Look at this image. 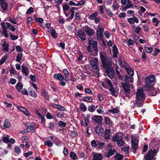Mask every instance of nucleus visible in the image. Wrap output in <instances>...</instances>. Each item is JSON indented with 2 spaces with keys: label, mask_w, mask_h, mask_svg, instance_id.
<instances>
[{
  "label": "nucleus",
  "mask_w": 160,
  "mask_h": 160,
  "mask_svg": "<svg viewBox=\"0 0 160 160\" xmlns=\"http://www.w3.org/2000/svg\"><path fill=\"white\" fill-rule=\"evenodd\" d=\"M44 144L47 146L51 147L52 146L53 144L50 141H46L44 142Z\"/></svg>",
  "instance_id": "nucleus-60"
},
{
  "label": "nucleus",
  "mask_w": 160,
  "mask_h": 160,
  "mask_svg": "<svg viewBox=\"0 0 160 160\" xmlns=\"http://www.w3.org/2000/svg\"><path fill=\"white\" fill-rule=\"evenodd\" d=\"M9 44L6 42H4L2 45V50L8 52V51Z\"/></svg>",
  "instance_id": "nucleus-29"
},
{
  "label": "nucleus",
  "mask_w": 160,
  "mask_h": 160,
  "mask_svg": "<svg viewBox=\"0 0 160 160\" xmlns=\"http://www.w3.org/2000/svg\"><path fill=\"white\" fill-rule=\"evenodd\" d=\"M107 76L111 79H112L114 76L115 72L112 67L107 69L105 70Z\"/></svg>",
  "instance_id": "nucleus-12"
},
{
  "label": "nucleus",
  "mask_w": 160,
  "mask_h": 160,
  "mask_svg": "<svg viewBox=\"0 0 160 160\" xmlns=\"http://www.w3.org/2000/svg\"><path fill=\"white\" fill-rule=\"evenodd\" d=\"M113 55L114 57H117V54L118 53V48L116 46H114L113 47Z\"/></svg>",
  "instance_id": "nucleus-31"
},
{
  "label": "nucleus",
  "mask_w": 160,
  "mask_h": 160,
  "mask_svg": "<svg viewBox=\"0 0 160 160\" xmlns=\"http://www.w3.org/2000/svg\"><path fill=\"white\" fill-rule=\"evenodd\" d=\"M143 27L144 28V31L148 32L149 30V28L148 26L147 25L145 24L143 25Z\"/></svg>",
  "instance_id": "nucleus-64"
},
{
  "label": "nucleus",
  "mask_w": 160,
  "mask_h": 160,
  "mask_svg": "<svg viewBox=\"0 0 160 160\" xmlns=\"http://www.w3.org/2000/svg\"><path fill=\"white\" fill-rule=\"evenodd\" d=\"M138 141L137 138L134 136H132L131 138L132 148L134 151L138 148Z\"/></svg>",
  "instance_id": "nucleus-8"
},
{
  "label": "nucleus",
  "mask_w": 160,
  "mask_h": 160,
  "mask_svg": "<svg viewBox=\"0 0 160 160\" xmlns=\"http://www.w3.org/2000/svg\"><path fill=\"white\" fill-rule=\"evenodd\" d=\"M21 92L22 94L27 95H28V94L27 90L25 88H23L22 89Z\"/></svg>",
  "instance_id": "nucleus-61"
},
{
  "label": "nucleus",
  "mask_w": 160,
  "mask_h": 160,
  "mask_svg": "<svg viewBox=\"0 0 160 160\" xmlns=\"http://www.w3.org/2000/svg\"><path fill=\"white\" fill-rule=\"evenodd\" d=\"M70 156L71 158L73 160L76 159L77 157L76 154L73 152H70Z\"/></svg>",
  "instance_id": "nucleus-51"
},
{
  "label": "nucleus",
  "mask_w": 160,
  "mask_h": 160,
  "mask_svg": "<svg viewBox=\"0 0 160 160\" xmlns=\"http://www.w3.org/2000/svg\"><path fill=\"white\" fill-rule=\"evenodd\" d=\"M22 72L26 76H28L29 73V68L27 67L22 65Z\"/></svg>",
  "instance_id": "nucleus-22"
},
{
  "label": "nucleus",
  "mask_w": 160,
  "mask_h": 160,
  "mask_svg": "<svg viewBox=\"0 0 160 160\" xmlns=\"http://www.w3.org/2000/svg\"><path fill=\"white\" fill-rule=\"evenodd\" d=\"M116 152L115 149H106V151L104 152V155L106 157L109 158L111 156L114 155Z\"/></svg>",
  "instance_id": "nucleus-11"
},
{
  "label": "nucleus",
  "mask_w": 160,
  "mask_h": 160,
  "mask_svg": "<svg viewBox=\"0 0 160 160\" xmlns=\"http://www.w3.org/2000/svg\"><path fill=\"white\" fill-rule=\"evenodd\" d=\"M103 67L106 69L112 67L110 58L107 57L106 52H103L100 54Z\"/></svg>",
  "instance_id": "nucleus-2"
},
{
  "label": "nucleus",
  "mask_w": 160,
  "mask_h": 160,
  "mask_svg": "<svg viewBox=\"0 0 160 160\" xmlns=\"http://www.w3.org/2000/svg\"><path fill=\"white\" fill-rule=\"evenodd\" d=\"M69 8V6L67 4L63 5V11H67Z\"/></svg>",
  "instance_id": "nucleus-58"
},
{
  "label": "nucleus",
  "mask_w": 160,
  "mask_h": 160,
  "mask_svg": "<svg viewBox=\"0 0 160 160\" xmlns=\"http://www.w3.org/2000/svg\"><path fill=\"white\" fill-rule=\"evenodd\" d=\"M84 31L80 29L78 30L77 32L78 37H79L83 41H85L86 39Z\"/></svg>",
  "instance_id": "nucleus-16"
},
{
  "label": "nucleus",
  "mask_w": 160,
  "mask_h": 160,
  "mask_svg": "<svg viewBox=\"0 0 160 160\" xmlns=\"http://www.w3.org/2000/svg\"><path fill=\"white\" fill-rule=\"evenodd\" d=\"M33 12L34 10L33 8L32 7H30L28 9L26 13V14H30L31 13Z\"/></svg>",
  "instance_id": "nucleus-57"
},
{
  "label": "nucleus",
  "mask_w": 160,
  "mask_h": 160,
  "mask_svg": "<svg viewBox=\"0 0 160 160\" xmlns=\"http://www.w3.org/2000/svg\"><path fill=\"white\" fill-rule=\"evenodd\" d=\"M145 50L147 52L151 53L153 51V48H152L146 47H145Z\"/></svg>",
  "instance_id": "nucleus-47"
},
{
  "label": "nucleus",
  "mask_w": 160,
  "mask_h": 160,
  "mask_svg": "<svg viewBox=\"0 0 160 160\" xmlns=\"http://www.w3.org/2000/svg\"><path fill=\"white\" fill-rule=\"evenodd\" d=\"M109 90L110 91L112 96H115L116 95V89L114 88L113 86L109 88Z\"/></svg>",
  "instance_id": "nucleus-38"
},
{
  "label": "nucleus",
  "mask_w": 160,
  "mask_h": 160,
  "mask_svg": "<svg viewBox=\"0 0 160 160\" xmlns=\"http://www.w3.org/2000/svg\"><path fill=\"white\" fill-rule=\"evenodd\" d=\"M111 135V130L110 129H106L104 135V138L106 140L109 139Z\"/></svg>",
  "instance_id": "nucleus-24"
},
{
  "label": "nucleus",
  "mask_w": 160,
  "mask_h": 160,
  "mask_svg": "<svg viewBox=\"0 0 160 160\" xmlns=\"http://www.w3.org/2000/svg\"><path fill=\"white\" fill-rule=\"evenodd\" d=\"M160 52V50L158 49L157 48H155L154 51L153 56H156L158 55V54Z\"/></svg>",
  "instance_id": "nucleus-55"
},
{
  "label": "nucleus",
  "mask_w": 160,
  "mask_h": 160,
  "mask_svg": "<svg viewBox=\"0 0 160 160\" xmlns=\"http://www.w3.org/2000/svg\"><path fill=\"white\" fill-rule=\"evenodd\" d=\"M91 144L92 147L93 148L96 147L98 145V144H97V141L95 140H93L92 141Z\"/></svg>",
  "instance_id": "nucleus-59"
},
{
  "label": "nucleus",
  "mask_w": 160,
  "mask_h": 160,
  "mask_svg": "<svg viewBox=\"0 0 160 160\" xmlns=\"http://www.w3.org/2000/svg\"><path fill=\"white\" fill-rule=\"evenodd\" d=\"M157 152L156 149H154L152 151L151 149L149 150L148 153L144 156V159L145 160H154L155 154Z\"/></svg>",
  "instance_id": "nucleus-6"
},
{
  "label": "nucleus",
  "mask_w": 160,
  "mask_h": 160,
  "mask_svg": "<svg viewBox=\"0 0 160 160\" xmlns=\"http://www.w3.org/2000/svg\"><path fill=\"white\" fill-rule=\"evenodd\" d=\"M128 22L131 24H132L134 23V22L136 23H138V20L137 18L134 17L133 16L132 18H130L128 19Z\"/></svg>",
  "instance_id": "nucleus-26"
},
{
  "label": "nucleus",
  "mask_w": 160,
  "mask_h": 160,
  "mask_svg": "<svg viewBox=\"0 0 160 160\" xmlns=\"http://www.w3.org/2000/svg\"><path fill=\"white\" fill-rule=\"evenodd\" d=\"M53 78L55 79L58 80L60 81H62L64 79V77L60 73L54 74L53 75Z\"/></svg>",
  "instance_id": "nucleus-23"
},
{
  "label": "nucleus",
  "mask_w": 160,
  "mask_h": 160,
  "mask_svg": "<svg viewBox=\"0 0 160 160\" xmlns=\"http://www.w3.org/2000/svg\"><path fill=\"white\" fill-rule=\"evenodd\" d=\"M90 119V115L89 114H87L86 115V117L84 118L83 121L82 120L81 122V125L84 127H87L88 126V123Z\"/></svg>",
  "instance_id": "nucleus-17"
},
{
  "label": "nucleus",
  "mask_w": 160,
  "mask_h": 160,
  "mask_svg": "<svg viewBox=\"0 0 160 160\" xmlns=\"http://www.w3.org/2000/svg\"><path fill=\"white\" fill-rule=\"evenodd\" d=\"M136 95V102L133 103L131 102V106L132 108H134L135 107H141L143 104L145 99L143 90L142 88L137 89Z\"/></svg>",
  "instance_id": "nucleus-1"
},
{
  "label": "nucleus",
  "mask_w": 160,
  "mask_h": 160,
  "mask_svg": "<svg viewBox=\"0 0 160 160\" xmlns=\"http://www.w3.org/2000/svg\"><path fill=\"white\" fill-rule=\"evenodd\" d=\"M83 100L84 102H92V98L89 97L85 96L83 97Z\"/></svg>",
  "instance_id": "nucleus-40"
},
{
  "label": "nucleus",
  "mask_w": 160,
  "mask_h": 160,
  "mask_svg": "<svg viewBox=\"0 0 160 160\" xmlns=\"http://www.w3.org/2000/svg\"><path fill=\"white\" fill-rule=\"evenodd\" d=\"M22 57V53H18L17 57L16 60L17 62H20Z\"/></svg>",
  "instance_id": "nucleus-50"
},
{
  "label": "nucleus",
  "mask_w": 160,
  "mask_h": 160,
  "mask_svg": "<svg viewBox=\"0 0 160 160\" xmlns=\"http://www.w3.org/2000/svg\"><path fill=\"white\" fill-rule=\"evenodd\" d=\"M104 31V28L99 27L97 30V36L98 40L101 41L102 39V36Z\"/></svg>",
  "instance_id": "nucleus-10"
},
{
  "label": "nucleus",
  "mask_w": 160,
  "mask_h": 160,
  "mask_svg": "<svg viewBox=\"0 0 160 160\" xmlns=\"http://www.w3.org/2000/svg\"><path fill=\"white\" fill-rule=\"evenodd\" d=\"M105 143L104 142H99L98 143L97 145L99 149H101L103 148Z\"/></svg>",
  "instance_id": "nucleus-54"
},
{
  "label": "nucleus",
  "mask_w": 160,
  "mask_h": 160,
  "mask_svg": "<svg viewBox=\"0 0 160 160\" xmlns=\"http://www.w3.org/2000/svg\"><path fill=\"white\" fill-rule=\"evenodd\" d=\"M6 24L7 27L9 30H11L12 32H13L15 31V28L11 24L8 22H6Z\"/></svg>",
  "instance_id": "nucleus-37"
},
{
  "label": "nucleus",
  "mask_w": 160,
  "mask_h": 160,
  "mask_svg": "<svg viewBox=\"0 0 160 160\" xmlns=\"http://www.w3.org/2000/svg\"><path fill=\"white\" fill-rule=\"evenodd\" d=\"M112 7H113L114 10L118 9L119 7V5L117 4V0H114Z\"/></svg>",
  "instance_id": "nucleus-35"
},
{
  "label": "nucleus",
  "mask_w": 160,
  "mask_h": 160,
  "mask_svg": "<svg viewBox=\"0 0 160 160\" xmlns=\"http://www.w3.org/2000/svg\"><path fill=\"white\" fill-rule=\"evenodd\" d=\"M23 87V85L22 84L21 82H19L17 83L16 86V88L18 89V90L20 92L21 90Z\"/></svg>",
  "instance_id": "nucleus-41"
},
{
  "label": "nucleus",
  "mask_w": 160,
  "mask_h": 160,
  "mask_svg": "<svg viewBox=\"0 0 160 160\" xmlns=\"http://www.w3.org/2000/svg\"><path fill=\"white\" fill-rule=\"evenodd\" d=\"M124 83H126L129 84V83H132L133 82V79L132 77H129L126 76L124 78Z\"/></svg>",
  "instance_id": "nucleus-27"
},
{
  "label": "nucleus",
  "mask_w": 160,
  "mask_h": 160,
  "mask_svg": "<svg viewBox=\"0 0 160 160\" xmlns=\"http://www.w3.org/2000/svg\"><path fill=\"white\" fill-rule=\"evenodd\" d=\"M95 130L96 132L100 136H101L104 132V129L100 125L96 127L95 128Z\"/></svg>",
  "instance_id": "nucleus-19"
},
{
  "label": "nucleus",
  "mask_w": 160,
  "mask_h": 160,
  "mask_svg": "<svg viewBox=\"0 0 160 160\" xmlns=\"http://www.w3.org/2000/svg\"><path fill=\"white\" fill-rule=\"evenodd\" d=\"M152 22H153L155 23V26H157L158 25L159 22L158 20L156 18H153Z\"/></svg>",
  "instance_id": "nucleus-63"
},
{
  "label": "nucleus",
  "mask_w": 160,
  "mask_h": 160,
  "mask_svg": "<svg viewBox=\"0 0 160 160\" xmlns=\"http://www.w3.org/2000/svg\"><path fill=\"white\" fill-rule=\"evenodd\" d=\"M26 129L27 130L26 132L29 133L34 132L35 131V130L34 127L31 125V123H27L26 124Z\"/></svg>",
  "instance_id": "nucleus-18"
},
{
  "label": "nucleus",
  "mask_w": 160,
  "mask_h": 160,
  "mask_svg": "<svg viewBox=\"0 0 160 160\" xmlns=\"http://www.w3.org/2000/svg\"><path fill=\"white\" fill-rule=\"evenodd\" d=\"M10 37L11 38V39L13 40H16L18 38V36L13 35L12 34H10Z\"/></svg>",
  "instance_id": "nucleus-62"
},
{
  "label": "nucleus",
  "mask_w": 160,
  "mask_h": 160,
  "mask_svg": "<svg viewBox=\"0 0 160 160\" xmlns=\"http://www.w3.org/2000/svg\"><path fill=\"white\" fill-rule=\"evenodd\" d=\"M98 14L97 12L93 13L90 15L89 16L90 19L92 20H94L98 16Z\"/></svg>",
  "instance_id": "nucleus-44"
},
{
  "label": "nucleus",
  "mask_w": 160,
  "mask_h": 160,
  "mask_svg": "<svg viewBox=\"0 0 160 160\" xmlns=\"http://www.w3.org/2000/svg\"><path fill=\"white\" fill-rule=\"evenodd\" d=\"M56 106V107L55 108L61 111H64L66 110L65 107L61 105L57 104Z\"/></svg>",
  "instance_id": "nucleus-48"
},
{
  "label": "nucleus",
  "mask_w": 160,
  "mask_h": 160,
  "mask_svg": "<svg viewBox=\"0 0 160 160\" xmlns=\"http://www.w3.org/2000/svg\"><path fill=\"white\" fill-rule=\"evenodd\" d=\"M83 28L84 31L86 32L87 34L89 36H92L95 33L94 30L86 26Z\"/></svg>",
  "instance_id": "nucleus-14"
},
{
  "label": "nucleus",
  "mask_w": 160,
  "mask_h": 160,
  "mask_svg": "<svg viewBox=\"0 0 160 160\" xmlns=\"http://www.w3.org/2000/svg\"><path fill=\"white\" fill-rule=\"evenodd\" d=\"M122 86L123 90L126 94H128L130 92V85L126 83H122Z\"/></svg>",
  "instance_id": "nucleus-15"
},
{
  "label": "nucleus",
  "mask_w": 160,
  "mask_h": 160,
  "mask_svg": "<svg viewBox=\"0 0 160 160\" xmlns=\"http://www.w3.org/2000/svg\"><path fill=\"white\" fill-rule=\"evenodd\" d=\"M92 119L98 123H100L102 121V118L101 116H99L94 115Z\"/></svg>",
  "instance_id": "nucleus-20"
},
{
  "label": "nucleus",
  "mask_w": 160,
  "mask_h": 160,
  "mask_svg": "<svg viewBox=\"0 0 160 160\" xmlns=\"http://www.w3.org/2000/svg\"><path fill=\"white\" fill-rule=\"evenodd\" d=\"M81 110L83 112L86 111L87 108L85 105L83 103H81L80 104Z\"/></svg>",
  "instance_id": "nucleus-43"
},
{
  "label": "nucleus",
  "mask_w": 160,
  "mask_h": 160,
  "mask_svg": "<svg viewBox=\"0 0 160 160\" xmlns=\"http://www.w3.org/2000/svg\"><path fill=\"white\" fill-rule=\"evenodd\" d=\"M88 45L87 46V51L88 52L91 51L92 48H94V44L96 45V46H97L98 43L97 42L94 40H92L91 39V38H88Z\"/></svg>",
  "instance_id": "nucleus-9"
},
{
  "label": "nucleus",
  "mask_w": 160,
  "mask_h": 160,
  "mask_svg": "<svg viewBox=\"0 0 160 160\" xmlns=\"http://www.w3.org/2000/svg\"><path fill=\"white\" fill-rule=\"evenodd\" d=\"M85 93L92 94V91L89 88H86L84 90Z\"/></svg>",
  "instance_id": "nucleus-53"
},
{
  "label": "nucleus",
  "mask_w": 160,
  "mask_h": 160,
  "mask_svg": "<svg viewBox=\"0 0 160 160\" xmlns=\"http://www.w3.org/2000/svg\"><path fill=\"white\" fill-rule=\"evenodd\" d=\"M155 77L153 75H149L146 77L145 79V84L144 87L145 90H149L151 89L155 82Z\"/></svg>",
  "instance_id": "nucleus-3"
},
{
  "label": "nucleus",
  "mask_w": 160,
  "mask_h": 160,
  "mask_svg": "<svg viewBox=\"0 0 160 160\" xmlns=\"http://www.w3.org/2000/svg\"><path fill=\"white\" fill-rule=\"evenodd\" d=\"M93 160H102V154L95 153L93 155Z\"/></svg>",
  "instance_id": "nucleus-28"
},
{
  "label": "nucleus",
  "mask_w": 160,
  "mask_h": 160,
  "mask_svg": "<svg viewBox=\"0 0 160 160\" xmlns=\"http://www.w3.org/2000/svg\"><path fill=\"white\" fill-rule=\"evenodd\" d=\"M113 142H116L118 146L121 147L124 144V142L122 136H119L118 134H115L113 136L112 139Z\"/></svg>",
  "instance_id": "nucleus-5"
},
{
  "label": "nucleus",
  "mask_w": 160,
  "mask_h": 160,
  "mask_svg": "<svg viewBox=\"0 0 160 160\" xmlns=\"http://www.w3.org/2000/svg\"><path fill=\"white\" fill-rule=\"evenodd\" d=\"M119 111V110L117 108H115L112 109H110L108 110V112L109 113H112L113 114L117 113Z\"/></svg>",
  "instance_id": "nucleus-39"
},
{
  "label": "nucleus",
  "mask_w": 160,
  "mask_h": 160,
  "mask_svg": "<svg viewBox=\"0 0 160 160\" xmlns=\"http://www.w3.org/2000/svg\"><path fill=\"white\" fill-rule=\"evenodd\" d=\"M89 62L93 69L97 71L96 72V74L93 75V76L97 77H99L100 73L99 72V69L98 67V59L97 58H93L90 60Z\"/></svg>",
  "instance_id": "nucleus-4"
},
{
  "label": "nucleus",
  "mask_w": 160,
  "mask_h": 160,
  "mask_svg": "<svg viewBox=\"0 0 160 160\" xmlns=\"http://www.w3.org/2000/svg\"><path fill=\"white\" fill-rule=\"evenodd\" d=\"M94 48H93L92 50L91 49V51L90 54L94 56H96L98 54V49L97 48V46H96V45L94 44Z\"/></svg>",
  "instance_id": "nucleus-21"
},
{
  "label": "nucleus",
  "mask_w": 160,
  "mask_h": 160,
  "mask_svg": "<svg viewBox=\"0 0 160 160\" xmlns=\"http://www.w3.org/2000/svg\"><path fill=\"white\" fill-rule=\"evenodd\" d=\"M42 95L46 99L48 100L49 98V96L48 93L46 92L45 90L44 89H42L41 90Z\"/></svg>",
  "instance_id": "nucleus-30"
},
{
  "label": "nucleus",
  "mask_w": 160,
  "mask_h": 160,
  "mask_svg": "<svg viewBox=\"0 0 160 160\" xmlns=\"http://www.w3.org/2000/svg\"><path fill=\"white\" fill-rule=\"evenodd\" d=\"M8 55L5 54L4 57L0 60V65L2 64L7 59Z\"/></svg>",
  "instance_id": "nucleus-45"
},
{
  "label": "nucleus",
  "mask_w": 160,
  "mask_h": 160,
  "mask_svg": "<svg viewBox=\"0 0 160 160\" xmlns=\"http://www.w3.org/2000/svg\"><path fill=\"white\" fill-rule=\"evenodd\" d=\"M63 72L64 74L63 77L64 78V80L66 82H68L69 81V79L68 77L69 74L68 70L67 69H64L63 70Z\"/></svg>",
  "instance_id": "nucleus-25"
},
{
  "label": "nucleus",
  "mask_w": 160,
  "mask_h": 160,
  "mask_svg": "<svg viewBox=\"0 0 160 160\" xmlns=\"http://www.w3.org/2000/svg\"><path fill=\"white\" fill-rule=\"evenodd\" d=\"M106 11L107 14L110 16L112 17L113 16V14L112 13V12L110 9H107Z\"/></svg>",
  "instance_id": "nucleus-52"
},
{
  "label": "nucleus",
  "mask_w": 160,
  "mask_h": 160,
  "mask_svg": "<svg viewBox=\"0 0 160 160\" xmlns=\"http://www.w3.org/2000/svg\"><path fill=\"white\" fill-rule=\"evenodd\" d=\"M88 110L90 112H93L95 110V107L93 104H92L89 106Z\"/></svg>",
  "instance_id": "nucleus-42"
},
{
  "label": "nucleus",
  "mask_w": 160,
  "mask_h": 160,
  "mask_svg": "<svg viewBox=\"0 0 160 160\" xmlns=\"http://www.w3.org/2000/svg\"><path fill=\"white\" fill-rule=\"evenodd\" d=\"M0 3L3 12L9 13L8 4L5 0H0Z\"/></svg>",
  "instance_id": "nucleus-7"
},
{
  "label": "nucleus",
  "mask_w": 160,
  "mask_h": 160,
  "mask_svg": "<svg viewBox=\"0 0 160 160\" xmlns=\"http://www.w3.org/2000/svg\"><path fill=\"white\" fill-rule=\"evenodd\" d=\"M124 68L129 75H130L131 76H133L134 75V72L132 70L127 67H124Z\"/></svg>",
  "instance_id": "nucleus-32"
},
{
  "label": "nucleus",
  "mask_w": 160,
  "mask_h": 160,
  "mask_svg": "<svg viewBox=\"0 0 160 160\" xmlns=\"http://www.w3.org/2000/svg\"><path fill=\"white\" fill-rule=\"evenodd\" d=\"M28 90L31 96L34 97H36L37 96V94L31 88H28Z\"/></svg>",
  "instance_id": "nucleus-34"
},
{
  "label": "nucleus",
  "mask_w": 160,
  "mask_h": 160,
  "mask_svg": "<svg viewBox=\"0 0 160 160\" xmlns=\"http://www.w3.org/2000/svg\"><path fill=\"white\" fill-rule=\"evenodd\" d=\"M105 123L107 125H110L112 123L110 119L108 117H106L105 118Z\"/></svg>",
  "instance_id": "nucleus-46"
},
{
  "label": "nucleus",
  "mask_w": 160,
  "mask_h": 160,
  "mask_svg": "<svg viewBox=\"0 0 160 160\" xmlns=\"http://www.w3.org/2000/svg\"><path fill=\"white\" fill-rule=\"evenodd\" d=\"M104 82H101V84L102 86L104 88L106 89L107 88V87L105 85V83L108 86V88H110V87L113 86L112 84V82L109 79H106L104 80Z\"/></svg>",
  "instance_id": "nucleus-13"
},
{
  "label": "nucleus",
  "mask_w": 160,
  "mask_h": 160,
  "mask_svg": "<svg viewBox=\"0 0 160 160\" xmlns=\"http://www.w3.org/2000/svg\"><path fill=\"white\" fill-rule=\"evenodd\" d=\"M114 158L115 160H122L123 159V156L118 153H117Z\"/></svg>",
  "instance_id": "nucleus-36"
},
{
  "label": "nucleus",
  "mask_w": 160,
  "mask_h": 160,
  "mask_svg": "<svg viewBox=\"0 0 160 160\" xmlns=\"http://www.w3.org/2000/svg\"><path fill=\"white\" fill-rule=\"evenodd\" d=\"M59 126L61 128H63L66 125V123L63 121H60L58 122Z\"/></svg>",
  "instance_id": "nucleus-56"
},
{
  "label": "nucleus",
  "mask_w": 160,
  "mask_h": 160,
  "mask_svg": "<svg viewBox=\"0 0 160 160\" xmlns=\"http://www.w3.org/2000/svg\"><path fill=\"white\" fill-rule=\"evenodd\" d=\"M10 126V124L9 122L7 119H6L3 125V128L4 129H6Z\"/></svg>",
  "instance_id": "nucleus-33"
},
{
  "label": "nucleus",
  "mask_w": 160,
  "mask_h": 160,
  "mask_svg": "<svg viewBox=\"0 0 160 160\" xmlns=\"http://www.w3.org/2000/svg\"><path fill=\"white\" fill-rule=\"evenodd\" d=\"M51 34L52 36L54 38H56L57 37V34L55 30L54 29H53L51 32Z\"/></svg>",
  "instance_id": "nucleus-49"
}]
</instances>
